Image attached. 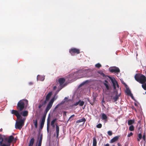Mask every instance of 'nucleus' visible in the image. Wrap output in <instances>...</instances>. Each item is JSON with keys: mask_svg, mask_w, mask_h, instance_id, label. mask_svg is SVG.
Masks as SVG:
<instances>
[{"mask_svg": "<svg viewBox=\"0 0 146 146\" xmlns=\"http://www.w3.org/2000/svg\"><path fill=\"white\" fill-rule=\"evenodd\" d=\"M54 98H52L48 104L45 109V111L42 116L40 125H44L46 114L49 110L51 108L54 101Z\"/></svg>", "mask_w": 146, "mask_h": 146, "instance_id": "nucleus-1", "label": "nucleus"}, {"mask_svg": "<svg viewBox=\"0 0 146 146\" xmlns=\"http://www.w3.org/2000/svg\"><path fill=\"white\" fill-rule=\"evenodd\" d=\"M50 126V119L49 117H48V118L47 121V130L48 133L49 132V128Z\"/></svg>", "mask_w": 146, "mask_h": 146, "instance_id": "nucleus-17", "label": "nucleus"}, {"mask_svg": "<svg viewBox=\"0 0 146 146\" xmlns=\"http://www.w3.org/2000/svg\"><path fill=\"white\" fill-rule=\"evenodd\" d=\"M110 72L112 73H119L120 71L119 68L116 67H113L111 68H110Z\"/></svg>", "mask_w": 146, "mask_h": 146, "instance_id": "nucleus-9", "label": "nucleus"}, {"mask_svg": "<svg viewBox=\"0 0 146 146\" xmlns=\"http://www.w3.org/2000/svg\"><path fill=\"white\" fill-rule=\"evenodd\" d=\"M110 79L111 80V81L113 84V88L114 89H116V85L117 84V82L115 80H114L111 77H109Z\"/></svg>", "mask_w": 146, "mask_h": 146, "instance_id": "nucleus-10", "label": "nucleus"}, {"mask_svg": "<svg viewBox=\"0 0 146 146\" xmlns=\"http://www.w3.org/2000/svg\"><path fill=\"white\" fill-rule=\"evenodd\" d=\"M44 126V125H40V128L41 129H42Z\"/></svg>", "mask_w": 146, "mask_h": 146, "instance_id": "nucleus-44", "label": "nucleus"}, {"mask_svg": "<svg viewBox=\"0 0 146 146\" xmlns=\"http://www.w3.org/2000/svg\"><path fill=\"white\" fill-rule=\"evenodd\" d=\"M68 99V98H66V97H65V98H64V99H65V100H66V99Z\"/></svg>", "mask_w": 146, "mask_h": 146, "instance_id": "nucleus-62", "label": "nucleus"}, {"mask_svg": "<svg viewBox=\"0 0 146 146\" xmlns=\"http://www.w3.org/2000/svg\"><path fill=\"white\" fill-rule=\"evenodd\" d=\"M108 134L110 136H111L112 134V133L111 131H109L108 132Z\"/></svg>", "mask_w": 146, "mask_h": 146, "instance_id": "nucleus-37", "label": "nucleus"}, {"mask_svg": "<svg viewBox=\"0 0 146 146\" xmlns=\"http://www.w3.org/2000/svg\"><path fill=\"white\" fill-rule=\"evenodd\" d=\"M145 134H144L143 135L142 137V138L144 140H145Z\"/></svg>", "mask_w": 146, "mask_h": 146, "instance_id": "nucleus-42", "label": "nucleus"}, {"mask_svg": "<svg viewBox=\"0 0 146 146\" xmlns=\"http://www.w3.org/2000/svg\"><path fill=\"white\" fill-rule=\"evenodd\" d=\"M134 130V127L133 125H131L129 127V130L130 131H132Z\"/></svg>", "mask_w": 146, "mask_h": 146, "instance_id": "nucleus-28", "label": "nucleus"}, {"mask_svg": "<svg viewBox=\"0 0 146 146\" xmlns=\"http://www.w3.org/2000/svg\"><path fill=\"white\" fill-rule=\"evenodd\" d=\"M129 96H130V97L132 99H133V100H135V99L134 98L133 94H131Z\"/></svg>", "mask_w": 146, "mask_h": 146, "instance_id": "nucleus-41", "label": "nucleus"}, {"mask_svg": "<svg viewBox=\"0 0 146 146\" xmlns=\"http://www.w3.org/2000/svg\"><path fill=\"white\" fill-rule=\"evenodd\" d=\"M52 93L51 92H50L48 93V94L47 95L46 97V99L44 100L45 101H46V102L48 101L49 100L50 97L52 95Z\"/></svg>", "mask_w": 146, "mask_h": 146, "instance_id": "nucleus-15", "label": "nucleus"}, {"mask_svg": "<svg viewBox=\"0 0 146 146\" xmlns=\"http://www.w3.org/2000/svg\"><path fill=\"white\" fill-rule=\"evenodd\" d=\"M116 85H117V87L119 88V86L117 83V84H116Z\"/></svg>", "mask_w": 146, "mask_h": 146, "instance_id": "nucleus-53", "label": "nucleus"}, {"mask_svg": "<svg viewBox=\"0 0 146 146\" xmlns=\"http://www.w3.org/2000/svg\"><path fill=\"white\" fill-rule=\"evenodd\" d=\"M56 86H54V90H55V89L56 88Z\"/></svg>", "mask_w": 146, "mask_h": 146, "instance_id": "nucleus-55", "label": "nucleus"}, {"mask_svg": "<svg viewBox=\"0 0 146 146\" xmlns=\"http://www.w3.org/2000/svg\"><path fill=\"white\" fill-rule=\"evenodd\" d=\"M28 112L27 111H25L22 113V115L23 116H27L28 115Z\"/></svg>", "mask_w": 146, "mask_h": 146, "instance_id": "nucleus-22", "label": "nucleus"}, {"mask_svg": "<svg viewBox=\"0 0 146 146\" xmlns=\"http://www.w3.org/2000/svg\"><path fill=\"white\" fill-rule=\"evenodd\" d=\"M14 137L12 135H11L8 137H5L4 138V140L5 143H7L10 145L11 143L13 141Z\"/></svg>", "mask_w": 146, "mask_h": 146, "instance_id": "nucleus-5", "label": "nucleus"}, {"mask_svg": "<svg viewBox=\"0 0 146 146\" xmlns=\"http://www.w3.org/2000/svg\"><path fill=\"white\" fill-rule=\"evenodd\" d=\"M120 94H118L117 92H116V94L115 96L113 98V99L114 100L113 102L117 101L119 99V97L120 96Z\"/></svg>", "mask_w": 146, "mask_h": 146, "instance_id": "nucleus-11", "label": "nucleus"}, {"mask_svg": "<svg viewBox=\"0 0 146 146\" xmlns=\"http://www.w3.org/2000/svg\"><path fill=\"white\" fill-rule=\"evenodd\" d=\"M112 146H115L114 145H113Z\"/></svg>", "mask_w": 146, "mask_h": 146, "instance_id": "nucleus-64", "label": "nucleus"}, {"mask_svg": "<svg viewBox=\"0 0 146 146\" xmlns=\"http://www.w3.org/2000/svg\"><path fill=\"white\" fill-rule=\"evenodd\" d=\"M84 104V102L83 101H81L80 102L79 105L80 106H82Z\"/></svg>", "mask_w": 146, "mask_h": 146, "instance_id": "nucleus-34", "label": "nucleus"}, {"mask_svg": "<svg viewBox=\"0 0 146 146\" xmlns=\"http://www.w3.org/2000/svg\"><path fill=\"white\" fill-rule=\"evenodd\" d=\"M25 106V104L23 100H21L18 102L16 108L18 110L21 111L24 109Z\"/></svg>", "mask_w": 146, "mask_h": 146, "instance_id": "nucleus-4", "label": "nucleus"}, {"mask_svg": "<svg viewBox=\"0 0 146 146\" xmlns=\"http://www.w3.org/2000/svg\"><path fill=\"white\" fill-rule=\"evenodd\" d=\"M107 117L106 115L104 113H103L102 114V119L106 120L107 119Z\"/></svg>", "mask_w": 146, "mask_h": 146, "instance_id": "nucleus-26", "label": "nucleus"}, {"mask_svg": "<svg viewBox=\"0 0 146 146\" xmlns=\"http://www.w3.org/2000/svg\"><path fill=\"white\" fill-rule=\"evenodd\" d=\"M25 100L26 102H28V101L27 100Z\"/></svg>", "mask_w": 146, "mask_h": 146, "instance_id": "nucleus-63", "label": "nucleus"}, {"mask_svg": "<svg viewBox=\"0 0 146 146\" xmlns=\"http://www.w3.org/2000/svg\"><path fill=\"white\" fill-rule=\"evenodd\" d=\"M142 87L145 90H146V82L142 85Z\"/></svg>", "mask_w": 146, "mask_h": 146, "instance_id": "nucleus-30", "label": "nucleus"}, {"mask_svg": "<svg viewBox=\"0 0 146 146\" xmlns=\"http://www.w3.org/2000/svg\"><path fill=\"white\" fill-rule=\"evenodd\" d=\"M33 83L32 82H30L29 83V84L30 85H32Z\"/></svg>", "mask_w": 146, "mask_h": 146, "instance_id": "nucleus-49", "label": "nucleus"}, {"mask_svg": "<svg viewBox=\"0 0 146 146\" xmlns=\"http://www.w3.org/2000/svg\"><path fill=\"white\" fill-rule=\"evenodd\" d=\"M125 92L129 96L131 94H132L129 88H127L125 91Z\"/></svg>", "mask_w": 146, "mask_h": 146, "instance_id": "nucleus-23", "label": "nucleus"}, {"mask_svg": "<svg viewBox=\"0 0 146 146\" xmlns=\"http://www.w3.org/2000/svg\"><path fill=\"white\" fill-rule=\"evenodd\" d=\"M95 66L98 68H100L102 66V65L100 63H97L95 65Z\"/></svg>", "mask_w": 146, "mask_h": 146, "instance_id": "nucleus-32", "label": "nucleus"}, {"mask_svg": "<svg viewBox=\"0 0 146 146\" xmlns=\"http://www.w3.org/2000/svg\"><path fill=\"white\" fill-rule=\"evenodd\" d=\"M58 82L60 85L61 86L65 82V79L64 78H60L58 79Z\"/></svg>", "mask_w": 146, "mask_h": 146, "instance_id": "nucleus-14", "label": "nucleus"}, {"mask_svg": "<svg viewBox=\"0 0 146 146\" xmlns=\"http://www.w3.org/2000/svg\"><path fill=\"white\" fill-rule=\"evenodd\" d=\"M135 122V120L133 119H130L128 121L127 123L129 125H132V124Z\"/></svg>", "mask_w": 146, "mask_h": 146, "instance_id": "nucleus-19", "label": "nucleus"}, {"mask_svg": "<svg viewBox=\"0 0 146 146\" xmlns=\"http://www.w3.org/2000/svg\"><path fill=\"white\" fill-rule=\"evenodd\" d=\"M57 120V119L56 118L53 119L51 122V125H52L54 124L55 123Z\"/></svg>", "mask_w": 146, "mask_h": 146, "instance_id": "nucleus-31", "label": "nucleus"}, {"mask_svg": "<svg viewBox=\"0 0 146 146\" xmlns=\"http://www.w3.org/2000/svg\"><path fill=\"white\" fill-rule=\"evenodd\" d=\"M105 82H106V83H108V81H107V80H105Z\"/></svg>", "mask_w": 146, "mask_h": 146, "instance_id": "nucleus-60", "label": "nucleus"}, {"mask_svg": "<svg viewBox=\"0 0 146 146\" xmlns=\"http://www.w3.org/2000/svg\"><path fill=\"white\" fill-rule=\"evenodd\" d=\"M3 140V138L0 137V146L2 145Z\"/></svg>", "mask_w": 146, "mask_h": 146, "instance_id": "nucleus-33", "label": "nucleus"}, {"mask_svg": "<svg viewBox=\"0 0 146 146\" xmlns=\"http://www.w3.org/2000/svg\"><path fill=\"white\" fill-rule=\"evenodd\" d=\"M44 79V77L43 76H41L39 75H38L37 76V79L43 81Z\"/></svg>", "mask_w": 146, "mask_h": 146, "instance_id": "nucleus-24", "label": "nucleus"}, {"mask_svg": "<svg viewBox=\"0 0 146 146\" xmlns=\"http://www.w3.org/2000/svg\"><path fill=\"white\" fill-rule=\"evenodd\" d=\"M132 108L133 109H134V110H136V109H135V108H134V107H132Z\"/></svg>", "mask_w": 146, "mask_h": 146, "instance_id": "nucleus-51", "label": "nucleus"}, {"mask_svg": "<svg viewBox=\"0 0 146 146\" xmlns=\"http://www.w3.org/2000/svg\"><path fill=\"white\" fill-rule=\"evenodd\" d=\"M101 74L104 77L105 76V74L103 72H102Z\"/></svg>", "mask_w": 146, "mask_h": 146, "instance_id": "nucleus-45", "label": "nucleus"}, {"mask_svg": "<svg viewBox=\"0 0 146 146\" xmlns=\"http://www.w3.org/2000/svg\"><path fill=\"white\" fill-rule=\"evenodd\" d=\"M138 136V138L137 139V141H139L140 139H141L142 138V135L141 134V133H139Z\"/></svg>", "mask_w": 146, "mask_h": 146, "instance_id": "nucleus-27", "label": "nucleus"}, {"mask_svg": "<svg viewBox=\"0 0 146 146\" xmlns=\"http://www.w3.org/2000/svg\"><path fill=\"white\" fill-rule=\"evenodd\" d=\"M35 141L34 138H32L30 141L28 146H33Z\"/></svg>", "mask_w": 146, "mask_h": 146, "instance_id": "nucleus-18", "label": "nucleus"}, {"mask_svg": "<svg viewBox=\"0 0 146 146\" xmlns=\"http://www.w3.org/2000/svg\"><path fill=\"white\" fill-rule=\"evenodd\" d=\"M80 100L77 102H76V103H74V106H77L79 104L80 102Z\"/></svg>", "mask_w": 146, "mask_h": 146, "instance_id": "nucleus-38", "label": "nucleus"}, {"mask_svg": "<svg viewBox=\"0 0 146 146\" xmlns=\"http://www.w3.org/2000/svg\"><path fill=\"white\" fill-rule=\"evenodd\" d=\"M11 113L12 114L15 115L18 119H20L21 117L22 118L21 115L19 113L18 110H13L11 111Z\"/></svg>", "mask_w": 146, "mask_h": 146, "instance_id": "nucleus-8", "label": "nucleus"}, {"mask_svg": "<svg viewBox=\"0 0 146 146\" xmlns=\"http://www.w3.org/2000/svg\"><path fill=\"white\" fill-rule=\"evenodd\" d=\"M104 84L107 90H109V86L106 83H104Z\"/></svg>", "mask_w": 146, "mask_h": 146, "instance_id": "nucleus-35", "label": "nucleus"}, {"mask_svg": "<svg viewBox=\"0 0 146 146\" xmlns=\"http://www.w3.org/2000/svg\"><path fill=\"white\" fill-rule=\"evenodd\" d=\"M119 137L120 136L119 135L111 139L110 140V142L111 143H113L117 141L119 139Z\"/></svg>", "mask_w": 146, "mask_h": 146, "instance_id": "nucleus-12", "label": "nucleus"}, {"mask_svg": "<svg viewBox=\"0 0 146 146\" xmlns=\"http://www.w3.org/2000/svg\"><path fill=\"white\" fill-rule=\"evenodd\" d=\"M86 119L84 118H82L81 119H79L77 120L76 121V123H80L82 122H84V123L86 121Z\"/></svg>", "mask_w": 146, "mask_h": 146, "instance_id": "nucleus-21", "label": "nucleus"}, {"mask_svg": "<svg viewBox=\"0 0 146 146\" xmlns=\"http://www.w3.org/2000/svg\"><path fill=\"white\" fill-rule=\"evenodd\" d=\"M124 146H128V144H125Z\"/></svg>", "mask_w": 146, "mask_h": 146, "instance_id": "nucleus-59", "label": "nucleus"}, {"mask_svg": "<svg viewBox=\"0 0 146 146\" xmlns=\"http://www.w3.org/2000/svg\"><path fill=\"white\" fill-rule=\"evenodd\" d=\"M25 120V118H23V119L21 118L19 121H17L15 125V128L20 130L24 125Z\"/></svg>", "mask_w": 146, "mask_h": 146, "instance_id": "nucleus-3", "label": "nucleus"}, {"mask_svg": "<svg viewBox=\"0 0 146 146\" xmlns=\"http://www.w3.org/2000/svg\"><path fill=\"white\" fill-rule=\"evenodd\" d=\"M134 78L137 81L142 84L146 82V77L141 74H136L134 76Z\"/></svg>", "mask_w": 146, "mask_h": 146, "instance_id": "nucleus-2", "label": "nucleus"}, {"mask_svg": "<svg viewBox=\"0 0 146 146\" xmlns=\"http://www.w3.org/2000/svg\"><path fill=\"white\" fill-rule=\"evenodd\" d=\"M51 125L52 126L53 128H54L55 127V124H53V125Z\"/></svg>", "mask_w": 146, "mask_h": 146, "instance_id": "nucleus-48", "label": "nucleus"}, {"mask_svg": "<svg viewBox=\"0 0 146 146\" xmlns=\"http://www.w3.org/2000/svg\"><path fill=\"white\" fill-rule=\"evenodd\" d=\"M33 122L35 126V127L36 128H37L38 126V123H37V119H36L35 120H33Z\"/></svg>", "mask_w": 146, "mask_h": 146, "instance_id": "nucleus-25", "label": "nucleus"}, {"mask_svg": "<svg viewBox=\"0 0 146 146\" xmlns=\"http://www.w3.org/2000/svg\"><path fill=\"white\" fill-rule=\"evenodd\" d=\"M105 146H109V144L107 143L105 145Z\"/></svg>", "mask_w": 146, "mask_h": 146, "instance_id": "nucleus-50", "label": "nucleus"}, {"mask_svg": "<svg viewBox=\"0 0 146 146\" xmlns=\"http://www.w3.org/2000/svg\"><path fill=\"white\" fill-rule=\"evenodd\" d=\"M134 105H135V106H138L137 104L136 103H135Z\"/></svg>", "mask_w": 146, "mask_h": 146, "instance_id": "nucleus-52", "label": "nucleus"}, {"mask_svg": "<svg viewBox=\"0 0 146 146\" xmlns=\"http://www.w3.org/2000/svg\"><path fill=\"white\" fill-rule=\"evenodd\" d=\"M93 146H96L97 141L96 138L95 137H94L93 138Z\"/></svg>", "mask_w": 146, "mask_h": 146, "instance_id": "nucleus-20", "label": "nucleus"}, {"mask_svg": "<svg viewBox=\"0 0 146 146\" xmlns=\"http://www.w3.org/2000/svg\"><path fill=\"white\" fill-rule=\"evenodd\" d=\"M124 146H128V144H125Z\"/></svg>", "mask_w": 146, "mask_h": 146, "instance_id": "nucleus-57", "label": "nucleus"}, {"mask_svg": "<svg viewBox=\"0 0 146 146\" xmlns=\"http://www.w3.org/2000/svg\"><path fill=\"white\" fill-rule=\"evenodd\" d=\"M118 146H121V145L119 143H117Z\"/></svg>", "mask_w": 146, "mask_h": 146, "instance_id": "nucleus-47", "label": "nucleus"}, {"mask_svg": "<svg viewBox=\"0 0 146 146\" xmlns=\"http://www.w3.org/2000/svg\"><path fill=\"white\" fill-rule=\"evenodd\" d=\"M133 135V133L132 132H131L130 133L127 135V137H130Z\"/></svg>", "mask_w": 146, "mask_h": 146, "instance_id": "nucleus-39", "label": "nucleus"}, {"mask_svg": "<svg viewBox=\"0 0 146 146\" xmlns=\"http://www.w3.org/2000/svg\"><path fill=\"white\" fill-rule=\"evenodd\" d=\"M124 146H128V144H125Z\"/></svg>", "mask_w": 146, "mask_h": 146, "instance_id": "nucleus-58", "label": "nucleus"}, {"mask_svg": "<svg viewBox=\"0 0 146 146\" xmlns=\"http://www.w3.org/2000/svg\"><path fill=\"white\" fill-rule=\"evenodd\" d=\"M75 116V115L73 114L69 118L68 121H71L73 120V119L72 118V117H74Z\"/></svg>", "mask_w": 146, "mask_h": 146, "instance_id": "nucleus-29", "label": "nucleus"}, {"mask_svg": "<svg viewBox=\"0 0 146 146\" xmlns=\"http://www.w3.org/2000/svg\"><path fill=\"white\" fill-rule=\"evenodd\" d=\"M124 146H128V144H125Z\"/></svg>", "mask_w": 146, "mask_h": 146, "instance_id": "nucleus-56", "label": "nucleus"}, {"mask_svg": "<svg viewBox=\"0 0 146 146\" xmlns=\"http://www.w3.org/2000/svg\"><path fill=\"white\" fill-rule=\"evenodd\" d=\"M55 125H56V137H58L59 135V128L58 126V125L57 123H56Z\"/></svg>", "mask_w": 146, "mask_h": 146, "instance_id": "nucleus-16", "label": "nucleus"}, {"mask_svg": "<svg viewBox=\"0 0 146 146\" xmlns=\"http://www.w3.org/2000/svg\"><path fill=\"white\" fill-rule=\"evenodd\" d=\"M17 139L16 138H15V139H14V141H17Z\"/></svg>", "mask_w": 146, "mask_h": 146, "instance_id": "nucleus-61", "label": "nucleus"}, {"mask_svg": "<svg viewBox=\"0 0 146 146\" xmlns=\"http://www.w3.org/2000/svg\"><path fill=\"white\" fill-rule=\"evenodd\" d=\"M102 106H104V104H105V101H104V98H103V99H102Z\"/></svg>", "mask_w": 146, "mask_h": 146, "instance_id": "nucleus-40", "label": "nucleus"}, {"mask_svg": "<svg viewBox=\"0 0 146 146\" xmlns=\"http://www.w3.org/2000/svg\"><path fill=\"white\" fill-rule=\"evenodd\" d=\"M42 134L40 137V138H38V146H41L42 142Z\"/></svg>", "mask_w": 146, "mask_h": 146, "instance_id": "nucleus-13", "label": "nucleus"}, {"mask_svg": "<svg viewBox=\"0 0 146 146\" xmlns=\"http://www.w3.org/2000/svg\"><path fill=\"white\" fill-rule=\"evenodd\" d=\"M59 106V105H58H58H56V106L55 107V109H56V108H58V107Z\"/></svg>", "mask_w": 146, "mask_h": 146, "instance_id": "nucleus-46", "label": "nucleus"}, {"mask_svg": "<svg viewBox=\"0 0 146 146\" xmlns=\"http://www.w3.org/2000/svg\"><path fill=\"white\" fill-rule=\"evenodd\" d=\"M69 52L72 55L74 56L75 55V54H79L80 53V51L79 49L75 48H72L70 50Z\"/></svg>", "mask_w": 146, "mask_h": 146, "instance_id": "nucleus-6", "label": "nucleus"}, {"mask_svg": "<svg viewBox=\"0 0 146 146\" xmlns=\"http://www.w3.org/2000/svg\"><path fill=\"white\" fill-rule=\"evenodd\" d=\"M1 146H10V145H8V144L7 145L5 144H2V145H1Z\"/></svg>", "mask_w": 146, "mask_h": 146, "instance_id": "nucleus-43", "label": "nucleus"}, {"mask_svg": "<svg viewBox=\"0 0 146 146\" xmlns=\"http://www.w3.org/2000/svg\"><path fill=\"white\" fill-rule=\"evenodd\" d=\"M102 127V125L101 123H99L97 125H96V127L98 128H101Z\"/></svg>", "mask_w": 146, "mask_h": 146, "instance_id": "nucleus-36", "label": "nucleus"}, {"mask_svg": "<svg viewBox=\"0 0 146 146\" xmlns=\"http://www.w3.org/2000/svg\"><path fill=\"white\" fill-rule=\"evenodd\" d=\"M122 83L123 84H125V83L123 81L122 82Z\"/></svg>", "mask_w": 146, "mask_h": 146, "instance_id": "nucleus-54", "label": "nucleus"}, {"mask_svg": "<svg viewBox=\"0 0 146 146\" xmlns=\"http://www.w3.org/2000/svg\"><path fill=\"white\" fill-rule=\"evenodd\" d=\"M44 97H43L42 99L41 100L39 103L38 106V108L40 110H41L42 107H44L45 105L46 104L47 102L44 100H43Z\"/></svg>", "mask_w": 146, "mask_h": 146, "instance_id": "nucleus-7", "label": "nucleus"}]
</instances>
